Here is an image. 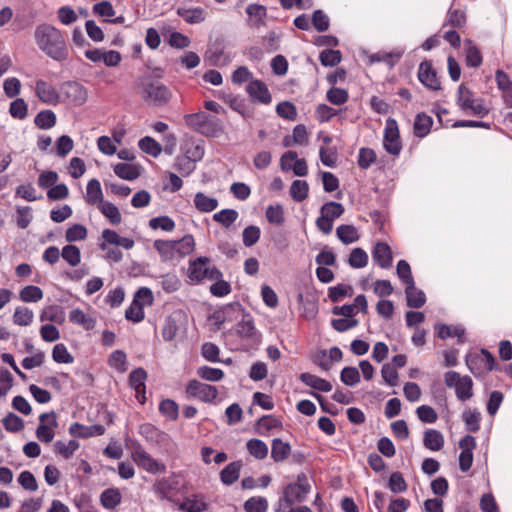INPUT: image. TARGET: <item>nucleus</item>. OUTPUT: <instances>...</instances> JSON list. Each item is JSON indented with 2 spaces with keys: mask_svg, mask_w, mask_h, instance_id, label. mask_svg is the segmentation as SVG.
Listing matches in <instances>:
<instances>
[{
  "mask_svg": "<svg viewBox=\"0 0 512 512\" xmlns=\"http://www.w3.org/2000/svg\"><path fill=\"white\" fill-rule=\"evenodd\" d=\"M396 272L399 279L405 284L406 287L408 286V289L413 288L415 281L411 272V267L406 260L401 259L398 261Z\"/></svg>",
  "mask_w": 512,
  "mask_h": 512,
  "instance_id": "nucleus-36",
  "label": "nucleus"
},
{
  "mask_svg": "<svg viewBox=\"0 0 512 512\" xmlns=\"http://www.w3.org/2000/svg\"><path fill=\"white\" fill-rule=\"evenodd\" d=\"M455 394L461 401L470 399L473 396V381L470 376L465 375L455 387Z\"/></svg>",
  "mask_w": 512,
  "mask_h": 512,
  "instance_id": "nucleus-29",
  "label": "nucleus"
},
{
  "mask_svg": "<svg viewBox=\"0 0 512 512\" xmlns=\"http://www.w3.org/2000/svg\"><path fill=\"white\" fill-rule=\"evenodd\" d=\"M466 430L476 433L480 430L481 413L477 409H466L462 413Z\"/></svg>",
  "mask_w": 512,
  "mask_h": 512,
  "instance_id": "nucleus-25",
  "label": "nucleus"
},
{
  "mask_svg": "<svg viewBox=\"0 0 512 512\" xmlns=\"http://www.w3.org/2000/svg\"><path fill=\"white\" fill-rule=\"evenodd\" d=\"M178 482L174 477H167L158 479L153 485L155 493L161 499H169L171 491L177 488Z\"/></svg>",
  "mask_w": 512,
  "mask_h": 512,
  "instance_id": "nucleus-19",
  "label": "nucleus"
},
{
  "mask_svg": "<svg viewBox=\"0 0 512 512\" xmlns=\"http://www.w3.org/2000/svg\"><path fill=\"white\" fill-rule=\"evenodd\" d=\"M418 419L423 423L432 424L438 419V414L434 408L429 405H421L416 409Z\"/></svg>",
  "mask_w": 512,
  "mask_h": 512,
  "instance_id": "nucleus-59",
  "label": "nucleus"
},
{
  "mask_svg": "<svg viewBox=\"0 0 512 512\" xmlns=\"http://www.w3.org/2000/svg\"><path fill=\"white\" fill-rule=\"evenodd\" d=\"M238 216V212L234 209H223L213 215V220L228 228L236 221Z\"/></svg>",
  "mask_w": 512,
  "mask_h": 512,
  "instance_id": "nucleus-44",
  "label": "nucleus"
},
{
  "mask_svg": "<svg viewBox=\"0 0 512 512\" xmlns=\"http://www.w3.org/2000/svg\"><path fill=\"white\" fill-rule=\"evenodd\" d=\"M175 252L177 257H184L193 252L195 241L192 235L187 234L180 240L174 241Z\"/></svg>",
  "mask_w": 512,
  "mask_h": 512,
  "instance_id": "nucleus-35",
  "label": "nucleus"
},
{
  "mask_svg": "<svg viewBox=\"0 0 512 512\" xmlns=\"http://www.w3.org/2000/svg\"><path fill=\"white\" fill-rule=\"evenodd\" d=\"M290 194L295 201H303L308 195V184L302 180L293 181L290 187Z\"/></svg>",
  "mask_w": 512,
  "mask_h": 512,
  "instance_id": "nucleus-57",
  "label": "nucleus"
},
{
  "mask_svg": "<svg viewBox=\"0 0 512 512\" xmlns=\"http://www.w3.org/2000/svg\"><path fill=\"white\" fill-rule=\"evenodd\" d=\"M268 502L263 497H252L244 503L246 512H266Z\"/></svg>",
  "mask_w": 512,
  "mask_h": 512,
  "instance_id": "nucleus-64",
  "label": "nucleus"
},
{
  "mask_svg": "<svg viewBox=\"0 0 512 512\" xmlns=\"http://www.w3.org/2000/svg\"><path fill=\"white\" fill-rule=\"evenodd\" d=\"M291 452V447L288 443L283 442L279 438L272 441L271 457L274 461L280 462L285 460Z\"/></svg>",
  "mask_w": 512,
  "mask_h": 512,
  "instance_id": "nucleus-32",
  "label": "nucleus"
},
{
  "mask_svg": "<svg viewBox=\"0 0 512 512\" xmlns=\"http://www.w3.org/2000/svg\"><path fill=\"white\" fill-rule=\"evenodd\" d=\"M154 248L159 252L163 261H169L177 258L175 244L172 240H155Z\"/></svg>",
  "mask_w": 512,
  "mask_h": 512,
  "instance_id": "nucleus-27",
  "label": "nucleus"
},
{
  "mask_svg": "<svg viewBox=\"0 0 512 512\" xmlns=\"http://www.w3.org/2000/svg\"><path fill=\"white\" fill-rule=\"evenodd\" d=\"M2 423L5 429L10 432H19L24 428V421L14 413H8L3 418Z\"/></svg>",
  "mask_w": 512,
  "mask_h": 512,
  "instance_id": "nucleus-62",
  "label": "nucleus"
},
{
  "mask_svg": "<svg viewBox=\"0 0 512 512\" xmlns=\"http://www.w3.org/2000/svg\"><path fill=\"white\" fill-rule=\"evenodd\" d=\"M246 12L251 18H254L253 25L255 27H259L264 24V18L267 14L265 6L259 4H250L246 8Z\"/></svg>",
  "mask_w": 512,
  "mask_h": 512,
  "instance_id": "nucleus-51",
  "label": "nucleus"
},
{
  "mask_svg": "<svg viewBox=\"0 0 512 512\" xmlns=\"http://www.w3.org/2000/svg\"><path fill=\"white\" fill-rule=\"evenodd\" d=\"M352 295L353 288L348 284L339 283L336 286L328 288V298L334 303L339 302L346 297H351Z\"/></svg>",
  "mask_w": 512,
  "mask_h": 512,
  "instance_id": "nucleus-30",
  "label": "nucleus"
},
{
  "mask_svg": "<svg viewBox=\"0 0 512 512\" xmlns=\"http://www.w3.org/2000/svg\"><path fill=\"white\" fill-rule=\"evenodd\" d=\"M326 99L327 101L332 105H343L345 104L349 99V93L346 89L338 88V87H331L326 92Z\"/></svg>",
  "mask_w": 512,
  "mask_h": 512,
  "instance_id": "nucleus-39",
  "label": "nucleus"
},
{
  "mask_svg": "<svg viewBox=\"0 0 512 512\" xmlns=\"http://www.w3.org/2000/svg\"><path fill=\"white\" fill-rule=\"evenodd\" d=\"M69 433L74 437L89 438L103 435L105 433V428L100 424L84 426L78 422H75L69 427Z\"/></svg>",
  "mask_w": 512,
  "mask_h": 512,
  "instance_id": "nucleus-15",
  "label": "nucleus"
},
{
  "mask_svg": "<svg viewBox=\"0 0 512 512\" xmlns=\"http://www.w3.org/2000/svg\"><path fill=\"white\" fill-rule=\"evenodd\" d=\"M85 200L89 205H100L103 202V193L100 182L97 179H91L86 187Z\"/></svg>",
  "mask_w": 512,
  "mask_h": 512,
  "instance_id": "nucleus-20",
  "label": "nucleus"
},
{
  "mask_svg": "<svg viewBox=\"0 0 512 512\" xmlns=\"http://www.w3.org/2000/svg\"><path fill=\"white\" fill-rule=\"evenodd\" d=\"M339 240L344 244H351L359 239L357 229L353 225L343 224L336 229Z\"/></svg>",
  "mask_w": 512,
  "mask_h": 512,
  "instance_id": "nucleus-34",
  "label": "nucleus"
},
{
  "mask_svg": "<svg viewBox=\"0 0 512 512\" xmlns=\"http://www.w3.org/2000/svg\"><path fill=\"white\" fill-rule=\"evenodd\" d=\"M54 447L58 454H60L65 459H69L79 448V443L76 440H70L68 443L57 441L55 442Z\"/></svg>",
  "mask_w": 512,
  "mask_h": 512,
  "instance_id": "nucleus-56",
  "label": "nucleus"
},
{
  "mask_svg": "<svg viewBox=\"0 0 512 512\" xmlns=\"http://www.w3.org/2000/svg\"><path fill=\"white\" fill-rule=\"evenodd\" d=\"M197 375L206 381L217 382L224 377V372L218 368L202 366L198 368Z\"/></svg>",
  "mask_w": 512,
  "mask_h": 512,
  "instance_id": "nucleus-55",
  "label": "nucleus"
},
{
  "mask_svg": "<svg viewBox=\"0 0 512 512\" xmlns=\"http://www.w3.org/2000/svg\"><path fill=\"white\" fill-rule=\"evenodd\" d=\"M466 23V15L465 12L460 9H449L447 14L446 25L451 26L452 28H461Z\"/></svg>",
  "mask_w": 512,
  "mask_h": 512,
  "instance_id": "nucleus-58",
  "label": "nucleus"
},
{
  "mask_svg": "<svg viewBox=\"0 0 512 512\" xmlns=\"http://www.w3.org/2000/svg\"><path fill=\"white\" fill-rule=\"evenodd\" d=\"M60 103L81 106L87 101L86 88L76 81H66L60 85Z\"/></svg>",
  "mask_w": 512,
  "mask_h": 512,
  "instance_id": "nucleus-6",
  "label": "nucleus"
},
{
  "mask_svg": "<svg viewBox=\"0 0 512 512\" xmlns=\"http://www.w3.org/2000/svg\"><path fill=\"white\" fill-rule=\"evenodd\" d=\"M33 320V312L27 307H17L13 314V321L19 326H28Z\"/></svg>",
  "mask_w": 512,
  "mask_h": 512,
  "instance_id": "nucleus-60",
  "label": "nucleus"
},
{
  "mask_svg": "<svg viewBox=\"0 0 512 512\" xmlns=\"http://www.w3.org/2000/svg\"><path fill=\"white\" fill-rule=\"evenodd\" d=\"M405 294L407 299V306L410 308H421L426 303V295L425 293L417 289L415 284L413 288L408 289V286L405 287Z\"/></svg>",
  "mask_w": 512,
  "mask_h": 512,
  "instance_id": "nucleus-26",
  "label": "nucleus"
},
{
  "mask_svg": "<svg viewBox=\"0 0 512 512\" xmlns=\"http://www.w3.org/2000/svg\"><path fill=\"white\" fill-rule=\"evenodd\" d=\"M418 79L422 85L432 91H437L441 88V83L437 77V72L433 68L432 62L424 60L420 63L418 69Z\"/></svg>",
  "mask_w": 512,
  "mask_h": 512,
  "instance_id": "nucleus-11",
  "label": "nucleus"
},
{
  "mask_svg": "<svg viewBox=\"0 0 512 512\" xmlns=\"http://www.w3.org/2000/svg\"><path fill=\"white\" fill-rule=\"evenodd\" d=\"M465 63L468 67L478 68L482 65L483 57L480 49L471 39L465 40Z\"/></svg>",
  "mask_w": 512,
  "mask_h": 512,
  "instance_id": "nucleus-17",
  "label": "nucleus"
},
{
  "mask_svg": "<svg viewBox=\"0 0 512 512\" xmlns=\"http://www.w3.org/2000/svg\"><path fill=\"white\" fill-rule=\"evenodd\" d=\"M62 258L71 266H77L81 261L80 249L75 245H66L61 252Z\"/></svg>",
  "mask_w": 512,
  "mask_h": 512,
  "instance_id": "nucleus-50",
  "label": "nucleus"
},
{
  "mask_svg": "<svg viewBox=\"0 0 512 512\" xmlns=\"http://www.w3.org/2000/svg\"><path fill=\"white\" fill-rule=\"evenodd\" d=\"M348 264L356 269L365 267L368 264V255L365 250L359 247L352 249Z\"/></svg>",
  "mask_w": 512,
  "mask_h": 512,
  "instance_id": "nucleus-45",
  "label": "nucleus"
},
{
  "mask_svg": "<svg viewBox=\"0 0 512 512\" xmlns=\"http://www.w3.org/2000/svg\"><path fill=\"white\" fill-rule=\"evenodd\" d=\"M98 208L101 213L109 219L113 225H118L122 221L120 211L116 205L111 202H102Z\"/></svg>",
  "mask_w": 512,
  "mask_h": 512,
  "instance_id": "nucleus-40",
  "label": "nucleus"
},
{
  "mask_svg": "<svg viewBox=\"0 0 512 512\" xmlns=\"http://www.w3.org/2000/svg\"><path fill=\"white\" fill-rule=\"evenodd\" d=\"M383 147L388 154L393 156H398L402 150L398 124L394 118H388L386 120Z\"/></svg>",
  "mask_w": 512,
  "mask_h": 512,
  "instance_id": "nucleus-7",
  "label": "nucleus"
},
{
  "mask_svg": "<svg viewBox=\"0 0 512 512\" xmlns=\"http://www.w3.org/2000/svg\"><path fill=\"white\" fill-rule=\"evenodd\" d=\"M138 145L144 153L153 157H158L162 152L161 145L149 136L142 138Z\"/></svg>",
  "mask_w": 512,
  "mask_h": 512,
  "instance_id": "nucleus-46",
  "label": "nucleus"
},
{
  "mask_svg": "<svg viewBox=\"0 0 512 512\" xmlns=\"http://www.w3.org/2000/svg\"><path fill=\"white\" fill-rule=\"evenodd\" d=\"M237 334L244 338H252L256 334L254 321L250 314H243L241 321L237 324Z\"/></svg>",
  "mask_w": 512,
  "mask_h": 512,
  "instance_id": "nucleus-38",
  "label": "nucleus"
},
{
  "mask_svg": "<svg viewBox=\"0 0 512 512\" xmlns=\"http://www.w3.org/2000/svg\"><path fill=\"white\" fill-rule=\"evenodd\" d=\"M210 259L208 257H199L190 262L188 277L191 281L201 282L205 279L214 281L222 277V273L215 266L209 267Z\"/></svg>",
  "mask_w": 512,
  "mask_h": 512,
  "instance_id": "nucleus-5",
  "label": "nucleus"
},
{
  "mask_svg": "<svg viewBox=\"0 0 512 512\" xmlns=\"http://www.w3.org/2000/svg\"><path fill=\"white\" fill-rule=\"evenodd\" d=\"M69 320L74 324L83 326L86 330L93 329L96 324L95 319L87 317L86 314L79 308L70 311Z\"/></svg>",
  "mask_w": 512,
  "mask_h": 512,
  "instance_id": "nucleus-37",
  "label": "nucleus"
},
{
  "mask_svg": "<svg viewBox=\"0 0 512 512\" xmlns=\"http://www.w3.org/2000/svg\"><path fill=\"white\" fill-rule=\"evenodd\" d=\"M100 500L105 508L114 509L121 502V494L118 489H106L102 492Z\"/></svg>",
  "mask_w": 512,
  "mask_h": 512,
  "instance_id": "nucleus-41",
  "label": "nucleus"
},
{
  "mask_svg": "<svg viewBox=\"0 0 512 512\" xmlns=\"http://www.w3.org/2000/svg\"><path fill=\"white\" fill-rule=\"evenodd\" d=\"M34 123L40 129H50L56 124V115L51 110H43L36 115Z\"/></svg>",
  "mask_w": 512,
  "mask_h": 512,
  "instance_id": "nucleus-42",
  "label": "nucleus"
},
{
  "mask_svg": "<svg viewBox=\"0 0 512 512\" xmlns=\"http://www.w3.org/2000/svg\"><path fill=\"white\" fill-rule=\"evenodd\" d=\"M40 424L36 429V437L44 443H50L54 438V428L58 426L54 412L43 413L39 417Z\"/></svg>",
  "mask_w": 512,
  "mask_h": 512,
  "instance_id": "nucleus-9",
  "label": "nucleus"
},
{
  "mask_svg": "<svg viewBox=\"0 0 512 512\" xmlns=\"http://www.w3.org/2000/svg\"><path fill=\"white\" fill-rule=\"evenodd\" d=\"M34 38L39 49L57 62L69 58V49L64 34L50 24H41L35 28Z\"/></svg>",
  "mask_w": 512,
  "mask_h": 512,
  "instance_id": "nucleus-1",
  "label": "nucleus"
},
{
  "mask_svg": "<svg viewBox=\"0 0 512 512\" xmlns=\"http://www.w3.org/2000/svg\"><path fill=\"white\" fill-rule=\"evenodd\" d=\"M132 459L140 467H142L149 473H162L165 472L166 470L165 464L155 460L149 453H147L142 448H137L134 450V452L132 453Z\"/></svg>",
  "mask_w": 512,
  "mask_h": 512,
  "instance_id": "nucleus-12",
  "label": "nucleus"
},
{
  "mask_svg": "<svg viewBox=\"0 0 512 512\" xmlns=\"http://www.w3.org/2000/svg\"><path fill=\"white\" fill-rule=\"evenodd\" d=\"M423 445L431 451H439L444 446V437L436 429H427L424 432Z\"/></svg>",
  "mask_w": 512,
  "mask_h": 512,
  "instance_id": "nucleus-18",
  "label": "nucleus"
},
{
  "mask_svg": "<svg viewBox=\"0 0 512 512\" xmlns=\"http://www.w3.org/2000/svg\"><path fill=\"white\" fill-rule=\"evenodd\" d=\"M246 446L249 453L256 459H264L268 454V447L262 440L250 439Z\"/></svg>",
  "mask_w": 512,
  "mask_h": 512,
  "instance_id": "nucleus-47",
  "label": "nucleus"
},
{
  "mask_svg": "<svg viewBox=\"0 0 512 512\" xmlns=\"http://www.w3.org/2000/svg\"><path fill=\"white\" fill-rule=\"evenodd\" d=\"M204 125L200 133L205 136H217L223 131L221 120L215 116L209 115Z\"/></svg>",
  "mask_w": 512,
  "mask_h": 512,
  "instance_id": "nucleus-48",
  "label": "nucleus"
},
{
  "mask_svg": "<svg viewBox=\"0 0 512 512\" xmlns=\"http://www.w3.org/2000/svg\"><path fill=\"white\" fill-rule=\"evenodd\" d=\"M342 60V53L338 49H322V66L335 67Z\"/></svg>",
  "mask_w": 512,
  "mask_h": 512,
  "instance_id": "nucleus-53",
  "label": "nucleus"
},
{
  "mask_svg": "<svg viewBox=\"0 0 512 512\" xmlns=\"http://www.w3.org/2000/svg\"><path fill=\"white\" fill-rule=\"evenodd\" d=\"M432 125V117L425 112H420L415 116L413 133L418 138H424L430 133Z\"/></svg>",
  "mask_w": 512,
  "mask_h": 512,
  "instance_id": "nucleus-16",
  "label": "nucleus"
},
{
  "mask_svg": "<svg viewBox=\"0 0 512 512\" xmlns=\"http://www.w3.org/2000/svg\"><path fill=\"white\" fill-rule=\"evenodd\" d=\"M114 173L121 179L135 180L140 176V167L133 164L118 163L114 166Z\"/></svg>",
  "mask_w": 512,
  "mask_h": 512,
  "instance_id": "nucleus-23",
  "label": "nucleus"
},
{
  "mask_svg": "<svg viewBox=\"0 0 512 512\" xmlns=\"http://www.w3.org/2000/svg\"><path fill=\"white\" fill-rule=\"evenodd\" d=\"M246 91L253 101L269 104L272 100L266 84L260 80L251 81L247 85Z\"/></svg>",
  "mask_w": 512,
  "mask_h": 512,
  "instance_id": "nucleus-14",
  "label": "nucleus"
},
{
  "mask_svg": "<svg viewBox=\"0 0 512 512\" xmlns=\"http://www.w3.org/2000/svg\"><path fill=\"white\" fill-rule=\"evenodd\" d=\"M137 93L149 105L163 106L171 98V92L161 82L153 80L150 76L142 77L137 81Z\"/></svg>",
  "mask_w": 512,
  "mask_h": 512,
  "instance_id": "nucleus-2",
  "label": "nucleus"
},
{
  "mask_svg": "<svg viewBox=\"0 0 512 512\" xmlns=\"http://www.w3.org/2000/svg\"><path fill=\"white\" fill-rule=\"evenodd\" d=\"M177 14L183 18V20L189 24L201 23L205 20V11L201 7L195 8H184L179 7Z\"/></svg>",
  "mask_w": 512,
  "mask_h": 512,
  "instance_id": "nucleus-21",
  "label": "nucleus"
},
{
  "mask_svg": "<svg viewBox=\"0 0 512 512\" xmlns=\"http://www.w3.org/2000/svg\"><path fill=\"white\" fill-rule=\"evenodd\" d=\"M147 378V372L143 368H137L133 370L129 375L130 386L139 395L145 393V380Z\"/></svg>",
  "mask_w": 512,
  "mask_h": 512,
  "instance_id": "nucleus-33",
  "label": "nucleus"
},
{
  "mask_svg": "<svg viewBox=\"0 0 512 512\" xmlns=\"http://www.w3.org/2000/svg\"><path fill=\"white\" fill-rule=\"evenodd\" d=\"M344 212V207L339 202L330 201L322 204V217L325 219L334 220L340 217Z\"/></svg>",
  "mask_w": 512,
  "mask_h": 512,
  "instance_id": "nucleus-49",
  "label": "nucleus"
},
{
  "mask_svg": "<svg viewBox=\"0 0 512 512\" xmlns=\"http://www.w3.org/2000/svg\"><path fill=\"white\" fill-rule=\"evenodd\" d=\"M186 393L202 402L210 403L218 396V390L215 386L202 383L198 380H190L186 386Z\"/></svg>",
  "mask_w": 512,
  "mask_h": 512,
  "instance_id": "nucleus-8",
  "label": "nucleus"
},
{
  "mask_svg": "<svg viewBox=\"0 0 512 512\" xmlns=\"http://www.w3.org/2000/svg\"><path fill=\"white\" fill-rule=\"evenodd\" d=\"M19 296L24 302H37L42 299L43 291L38 286L28 285L20 291Z\"/></svg>",
  "mask_w": 512,
  "mask_h": 512,
  "instance_id": "nucleus-54",
  "label": "nucleus"
},
{
  "mask_svg": "<svg viewBox=\"0 0 512 512\" xmlns=\"http://www.w3.org/2000/svg\"><path fill=\"white\" fill-rule=\"evenodd\" d=\"M373 260L383 269L392 266L393 256L390 246L385 242H378L372 250Z\"/></svg>",
  "mask_w": 512,
  "mask_h": 512,
  "instance_id": "nucleus-13",
  "label": "nucleus"
},
{
  "mask_svg": "<svg viewBox=\"0 0 512 512\" xmlns=\"http://www.w3.org/2000/svg\"><path fill=\"white\" fill-rule=\"evenodd\" d=\"M476 100L477 99L474 98V93L464 84H461L458 87L456 102L462 111H467L469 107H472Z\"/></svg>",
  "mask_w": 512,
  "mask_h": 512,
  "instance_id": "nucleus-24",
  "label": "nucleus"
},
{
  "mask_svg": "<svg viewBox=\"0 0 512 512\" xmlns=\"http://www.w3.org/2000/svg\"><path fill=\"white\" fill-rule=\"evenodd\" d=\"M242 467L241 461H235L229 463L221 472L220 479L224 485H232L236 482L240 476V470Z\"/></svg>",
  "mask_w": 512,
  "mask_h": 512,
  "instance_id": "nucleus-22",
  "label": "nucleus"
},
{
  "mask_svg": "<svg viewBox=\"0 0 512 512\" xmlns=\"http://www.w3.org/2000/svg\"><path fill=\"white\" fill-rule=\"evenodd\" d=\"M87 237V229L81 224H74L69 227L65 232V239L67 242H75L84 240Z\"/></svg>",
  "mask_w": 512,
  "mask_h": 512,
  "instance_id": "nucleus-63",
  "label": "nucleus"
},
{
  "mask_svg": "<svg viewBox=\"0 0 512 512\" xmlns=\"http://www.w3.org/2000/svg\"><path fill=\"white\" fill-rule=\"evenodd\" d=\"M465 362L469 371L476 378L483 377L487 372L495 368V358L493 354L485 348H482L479 353H468L465 357Z\"/></svg>",
  "mask_w": 512,
  "mask_h": 512,
  "instance_id": "nucleus-4",
  "label": "nucleus"
},
{
  "mask_svg": "<svg viewBox=\"0 0 512 512\" xmlns=\"http://www.w3.org/2000/svg\"><path fill=\"white\" fill-rule=\"evenodd\" d=\"M388 487L393 493H403L407 490V483L401 472L391 473L388 480Z\"/></svg>",
  "mask_w": 512,
  "mask_h": 512,
  "instance_id": "nucleus-52",
  "label": "nucleus"
},
{
  "mask_svg": "<svg viewBox=\"0 0 512 512\" xmlns=\"http://www.w3.org/2000/svg\"><path fill=\"white\" fill-rule=\"evenodd\" d=\"M361 376L356 367L346 366L340 372V380L346 386H355L360 382Z\"/></svg>",
  "mask_w": 512,
  "mask_h": 512,
  "instance_id": "nucleus-43",
  "label": "nucleus"
},
{
  "mask_svg": "<svg viewBox=\"0 0 512 512\" xmlns=\"http://www.w3.org/2000/svg\"><path fill=\"white\" fill-rule=\"evenodd\" d=\"M194 205L200 212L208 213L217 208L218 200L198 192L194 197Z\"/></svg>",
  "mask_w": 512,
  "mask_h": 512,
  "instance_id": "nucleus-28",
  "label": "nucleus"
},
{
  "mask_svg": "<svg viewBox=\"0 0 512 512\" xmlns=\"http://www.w3.org/2000/svg\"><path fill=\"white\" fill-rule=\"evenodd\" d=\"M309 490L310 484L307 477L304 474L299 475L297 482L287 485L284 489L276 512H288V509L292 508L294 504L304 501Z\"/></svg>",
  "mask_w": 512,
  "mask_h": 512,
  "instance_id": "nucleus-3",
  "label": "nucleus"
},
{
  "mask_svg": "<svg viewBox=\"0 0 512 512\" xmlns=\"http://www.w3.org/2000/svg\"><path fill=\"white\" fill-rule=\"evenodd\" d=\"M377 160L376 152L369 147H361L358 152L357 164L360 169L367 170Z\"/></svg>",
  "mask_w": 512,
  "mask_h": 512,
  "instance_id": "nucleus-31",
  "label": "nucleus"
},
{
  "mask_svg": "<svg viewBox=\"0 0 512 512\" xmlns=\"http://www.w3.org/2000/svg\"><path fill=\"white\" fill-rule=\"evenodd\" d=\"M52 358L57 363L69 364L74 361V357L68 352L66 346L62 343L54 346Z\"/></svg>",
  "mask_w": 512,
  "mask_h": 512,
  "instance_id": "nucleus-61",
  "label": "nucleus"
},
{
  "mask_svg": "<svg viewBox=\"0 0 512 512\" xmlns=\"http://www.w3.org/2000/svg\"><path fill=\"white\" fill-rule=\"evenodd\" d=\"M35 94L38 99L47 105H57L61 101L58 91L51 83L38 79L35 83Z\"/></svg>",
  "mask_w": 512,
  "mask_h": 512,
  "instance_id": "nucleus-10",
  "label": "nucleus"
}]
</instances>
